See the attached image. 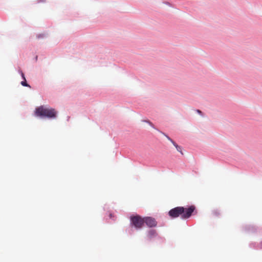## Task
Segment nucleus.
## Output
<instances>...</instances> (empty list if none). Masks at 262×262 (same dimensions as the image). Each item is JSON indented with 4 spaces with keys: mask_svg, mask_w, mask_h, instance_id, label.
I'll return each instance as SVG.
<instances>
[{
    "mask_svg": "<svg viewBox=\"0 0 262 262\" xmlns=\"http://www.w3.org/2000/svg\"><path fill=\"white\" fill-rule=\"evenodd\" d=\"M23 81L20 82V84L25 87L29 88L30 89H32V86L30 84H29L26 80V78H25L23 79Z\"/></svg>",
    "mask_w": 262,
    "mask_h": 262,
    "instance_id": "f8f14e48",
    "label": "nucleus"
},
{
    "mask_svg": "<svg viewBox=\"0 0 262 262\" xmlns=\"http://www.w3.org/2000/svg\"><path fill=\"white\" fill-rule=\"evenodd\" d=\"M249 246L250 248H253L255 249H258L259 248L258 244L255 242H252L250 243Z\"/></svg>",
    "mask_w": 262,
    "mask_h": 262,
    "instance_id": "ddd939ff",
    "label": "nucleus"
},
{
    "mask_svg": "<svg viewBox=\"0 0 262 262\" xmlns=\"http://www.w3.org/2000/svg\"><path fill=\"white\" fill-rule=\"evenodd\" d=\"M103 210H104V211H106V212H107V211H111L109 209V207L107 204L104 205V206L103 207Z\"/></svg>",
    "mask_w": 262,
    "mask_h": 262,
    "instance_id": "412c9836",
    "label": "nucleus"
},
{
    "mask_svg": "<svg viewBox=\"0 0 262 262\" xmlns=\"http://www.w3.org/2000/svg\"><path fill=\"white\" fill-rule=\"evenodd\" d=\"M142 121L145 122V123H147V119H144V120H143Z\"/></svg>",
    "mask_w": 262,
    "mask_h": 262,
    "instance_id": "a878e982",
    "label": "nucleus"
},
{
    "mask_svg": "<svg viewBox=\"0 0 262 262\" xmlns=\"http://www.w3.org/2000/svg\"><path fill=\"white\" fill-rule=\"evenodd\" d=\"M46 107V106L45 105H40L36 107L34 112V116L37 118L43 119V116Z\"/></svg>",
    "mask_w": 262,
    "mask_h": 262,
    "instance_id": "39448f33",
    "label": "nucleus"
},
{
    "mask_svg": "<svg viewBox=\"0 0 262 262\" xmlns=\"http://www.w3.org/2000/svg\"><path fill=\"white\" fill-rule=\"evenodd\" d=\"M212 214L216 217H218L220 215V212L218 209H214L212 211Z\"/></svg>",
    "mask_w": 262,
    "mask_h": 262,
    "instance_id": "2eb2a0df",
    "label": "nucleus"
},
{
    "mask_svg": "<svg viewBox=\"0 0 262 262\" xmlns=\"http://www.w3.org/2000/svg\"><path fill=\"white\" fill-rule=\"evenodd\" d=\"M159 132L164 135L176 148L178 151L180 152L182 155H183L182 152V147L181 146L179 145L173 139H172L167 134L162 132L159 131Z\"/></svg>",
    "mask_w": 262,
    "mask_h": 262,
    "instance_id": "423d86ee",
    "label": "nucleus"
},
{
    "mask_svg": "<svg viewBox=\"0 0 262 262\" xmlns=\"http://www.w3.org/2000/svg\"><path fill=\"white\" fill-rule=\"evenodd\" d=\"M163 3L167 6H168L169 7H171L172 6V4L169 2H167V1H164L163 2Z\"/></svg>",
    "mask_w": 262,
    "mask_h": 262,
    "instance_id": "4be33fe9",
    "label": "nucleus"
},
{
    "mask_svg": "<svg viewBox=\"0 0 262 262\" xmlns=\"http://www.w3.org/2000/svg\"><path fill=\"white\" fill-rule=\"evenodd\" d=\"M48 36V34L47 33H40L37 35L36 37L37 39H42L44 38H46Z\"/></svg>",
    "mask_w": 262,
    "mask_h": 262,
    "instance_id": "4468645a",
    "label": "nucleus"
},
{
    "mask_svg": "<svg viewBox=\"0 0 262 262\" xmlns=\"http://www.w3.org/2000/svg\"><path fill=\"white\" fill-rule=\"evenodd\" d=\"M47 118L48 119V107H46L45 113L43 116V119Z\"/></svg>",
    "mask_w": 262,
    "mask_h": 262,
    "instance_id": "aec40b11",
    "label": "nucleus"
},
{
    "mask_svg": "<svg viewBox=\"0 0 262 262\" xmlns=\"http://www.w3.org/2000/svg\"><path fill=\"white\" fill-rule=\"evenodd\" d=\"M58 112L52 107H48V119H54L57 117Z\"/></svg>",
    "mask_w": 262,
    "mask_h": 262,
    "instance_id": "0eeeda50",
    "label": "nucleus"
},
{
    "mask_svg": "<svg viewBox=\"0 0 262 262\" xmlns=\"http://www.w3.org/2000/svg\"><path fill=\"white\" fill-rule=\"evenodd\" d=\"M104 217H108L113 221H115L116 219V216L111 211H107V212L105 213Z\"/></svg>",
    "mask_w": 262,
    "mask_h": 262,
    "instance_id": "9b49d317",
    "label": "nucleus"
},
{
    "mask_svg": "<svg viewBox=\"0 0 262 262\" xmlns=\"http://www.w3.org/2000/svg\"><path fill=\"white\" fill-rule=\"evenodd\" d=\"M242 230L248 234L255 233L256 232V226L248 224L243 225L242 226Z\"/></svg>",
    "mask_w": 262,
    "mask_h": 262,
    "instance_id": "20e7f679",
    "label": "nucleus"
},
{
    "mask_svg": "<svg viewBox=\"0 0 262 262\" xmlns=\"http://www.w3.org/2000/svg\"><path fill=\"white\" fill-rule=\"evenodd\" d=\"M45 1H46V0H38L37 3H43V2H45Z\"/></svg>",
    "mask_w": 262,
    "mask_h": 262,
    "instance_id": "b1692460",
    "label": "nucleus"
},
{
    "mask_svg": "<svg viewBox=\"0 0 262 262\" xmlns=\"http://www.w3.org/2000/svg\"><path fill=\"white\" fill-rule=\"evenodd\" d=\"M158 225V222L152 216H148V229H153Z\"/></svg>",
    "mask_w": 262,
    "mask_h": 262,
    "instance_id": "1a4fd4ad",
    "label": "nucleus"
},
{
    "mask_svg": "<svg viewBox=\"0 0 262 262\" xmlns=\"http://www.w3.org/2000/svg\"><path fill=\"white\" fill-rule=\"evenodd\" d=\"M129 227L126 232L129 235L134 233V231L142 230L145 225L147 226V216L142 217L137 213L133 214L129 216Z\"/></svg>",
    "mask_w": 262,
    "mask_h": 262,
    "instance_id": "f257e3e1",
    "label": "nucleus"
},
{
    "mask_svg": "<svg viewBox=\"0 0 262 262\" xmlns=\"http://www.w3.org/2000/svg\"><path fill=\"white\" fill-rule=\"evenodd\" d=\"M182 220L190 219L191 216L195 215L198 213V210L194 205H187L182 206Z\"/></svg>",
    "mask_w": 262,
    "mask_h": 262,
    "instance_id": "f03ea898",
    "label": "nucleus"
},
{
    "mask_svg": "<svg viewBox=\"0 0 262 262\" xmlns=\"http://www.w3.org/2000/svg\"><path fill=\"white\" fill-rule=\"evenodd\" d=\"M196 112L200 115L203 116L204 113L200 110H196Z\"/></svg>",
    "mask_w": 262,
    "mask_h": 262,
    "instance_id": "5701e85b",
    "label": "nucleus"
},
{
    "mask_svg": "<svg viewBox=\"0 0 262 262\" xmlns=\"http://www.w3.org/2000/svg\"><path fill=\"white\" fill-rule=\"evenodd\" d=\"M260 249H262V241L260 243Z\"/></svg>",
    "mask_w": 262,
    "mask_h": 262,
    "instance_id": "393cba45",
    "label": "nucleus"
},
{
    "mask_svg": "<svg viewBox=\"0 0 262 262\" xmlns=\"http://www.w3.org/2000/svg\"><path fill=\"white\" fill-rule=\"evenodd\" d=\"M255 233L262 235V227L256 226V232Z\"/></svg>",
    "mask_w": 262,
    "mask_h": 262,
    "instance_id": "f3484780",
    "label": "nucleus"
},
{
    "mask_svg": "<svg viewBox=\"0 0 262 262\" xmlns=\"http://www.w3.org/2000/svg\"><path fill=\"white\" fill-rule=\"evenodd\" d=\"M148 125H150L151 127H152L153 128L155 129L156 130H158L159 132V131H161L157 128L155 127V126L154 125V124L148 120Z\"/></svg>",
    "mask_w": 262,
    "mask_h": 262,
    "instance_id": "6ab92c4d",
    "label": "nucleus"
},
{
    "mask_svg": "<svg viewBox=\"0 0 262 262\" xmlns=\"http://www.w3.org/2000/svg\"><path fill=\"white\" fill-rule=\"evenodd\" d=\"M170 219L173 220L180 217L182 220V206H177L170 209L167 213Z\"/></svg>",
    "mask_w": 262,
    "mask_h": 262,
    "instance_id": "7ed1b4c3",
    "label": "nucleus"
},
{
    "mask_svg": "<svg viewBox=\"0 0 262 262\" xmlns=\"http://www.w3.org/2000/svg\"><path fill=\"white\" fill-rule=\"evenodd\" d=\"M159 235L156 229H148V243H150L152 239Z\"/></svg>",
    "mask_w": 262,
    "mask_h": 262,
    "instance_id": "6e6552de",
    "label": "nucleus"
},
{
    "mask_svg": "<svg viewBox=\"0 0 262 262\" xmlns=\"http://www.w3.org/2000/svg\"><path fill=\"white\" fill-rule=\"evenodd\" d=\"M70 116H67V120L68 121H69V120H70Z\"/></svg>",
    "mask_w": 262,
    "mask_h": 262,
    "instance_id": "bb28decb",
    "label": "nucleus"
},
{
    "mask_svg": "<svg viewBox=\"0 0 262 262\" xmlns=\"http://www.w3.org/2000/svg\"><path fill=\"white\" fill-rule=\"evenodd\" d=\"M242 168L247 169H250L253 172H255L254 169L253 168V167L251 166V165L247 164L246 166H243Z\"/></svg>",
    "mask_w": 262,
    "mask_h": 262,
    "instance_id": "dca6fc26",
    "label": "nucleus"
},
{
    "mask_svg": "<svg viewBox=\"0 0 262 262\" xmlns=\"http://www.w3.org/2000/svg\"><path fill=\"white\" fill-rule=\"evenodd\" d=\"M18 72L20 75L22 79L26 78L25 73L23 72V71L20 68L18 70Z\"/></svg>",
    "mask_w": 262,
    "mask_h": 262,
    "instance_id": "a211bd4d",
    "label": "nucleus"
},
{
    "mask_svg": "<svg viewBox=\"0 0 262 262\" xmlns=\"http://www.w3.org/2000/svg\"><path fill=\"white\" fill-rule=\"evenodd\" d=\"M166 239L165 237H162L160 235H158L156 238H155L154 239L150 242V243H155L157 245H162L163 244H164L165 243Z\"/></svg>",
    "mask_w": 262,
    "mask_h": 262,
    "instance_id": "9d476101",
    "label": "nucleus"
},
{
    "mask_svg": "<svg viewBox=\"0 0 262 262\" xmlns=\"http://www.w3.org/2000/svg\"><path fill=\"white\" fill-rule=\"evenodd\" d=\"M37 58H38V56H36L35 57V61H37Z\"/></svg>",
    "mask_w": 262,
    "mask_h": 262,
    "instance_id": "cd10ccee",
    "label": "nucleus"
}]
</instances>
